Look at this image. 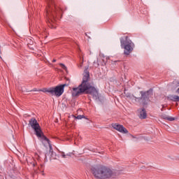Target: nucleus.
<instances>
[{
	"label": "nucleus",
	"instance_id": "f257e3e1",
	"mask_svg": "<svg viewBox=\"0 0 179 179\" xmlns=\"http://www.w3.org/2000/svg\"><path fill=\"white\" fill-rule=\"evenodd\" d=\"M90 80V73L89 72V67H86L83 73V81L78 87H73L71 91L73 97H77L80 94H91L94 100H99V92L92 85V83L89 82Z\"/></svg>",
	"mask_w": 179,
	"mask_h": 179
},
{
	"label": "nucleus",
	"instance_id": "f03ea898",
	"mask_svg": "<svg viewBox=\"0 0 179 179\" xmlns=\"http://www.w3.org/2000/svg\"><path fill=\"white\" fill-rule=\"evenodd\" d=\"M153 96V89L150 88L147 91H140L135 94H129L127 97L133 104H141L143 107H146L150 103V97Z\"/></svg>",
	"mask_w": 179,
	"mask_h": 179
},
{
	"label": "nucleus",
	"instance_id": "7ed1b4c3",
	"mask_svg": "<svg viewBox=\"0 0 179 179\" xmlns=\"http://www.w3.org/2000/svg\"><path fill=\"white\" fill-rule=\"evenodd\" d=\"M91 172L96 179H112L115 178V172L110 167L103 165L92 166Z\"/></svg>",
	"mask_w": 179,
	"mask_h": 179
},
{
	"label": "nucleus",
	"instance_id": "20e7f679",
	"mask_svg": "<svg viewBox=\"0 0 179 179\" xmlns=\"http://www.w3.org/2000/svg\"><path fill=\"white\" fill-rule=\"evenodd\" d=\"M48 2L49 6L46 10L47 23L50 29H55V16L62 15V10L55 6L54 0H48Z\"/></svg>",
	"mask_w": 179,
	"mask_h": 179
},
{
	"label": "nucleus",
	"instance_id": "39448f33",
	"mask_svg": "<svg viewBox=\"0 0 179 179\" xmlns=\"http://www.w3.org/2000/svg\"><path fill=\"white\" fill-rule=\"evenodd\" d=\"M29 122L32 129H34L35 135L37 136V138H40L41 141H45V142H50V139H48V138H47V136L44 135V133L43 132V130H41V127H40V124H38V122H37V120H36V118L32 117L31 120H29Z\"/></svg>",
	"mask_w": 179,
	"mask_h": 179
},
{
	"label": "nucleus",
	"instance_id": "423d86ee",
	"mask_svg": "<svg viewBox=\"0 0 179 179\" xmlns=\"http://www.w3.org/2000/svg\"><path fill=\"white\" fill-rule=\"evenodd\" d=\"M120 45L122 48H124V55H129V54L134 51V48H135V44L128 36H123L120 38Z\"/></svg>",
	"mask_w": 179,
	"mask_h": 179
},
{
	"label": "nucleus",
	"instance_id": "0eeeda50",
	"mask_svg": "<svg viewBox=\"0 0 179 179\" xmlns=\"http://www.w3.org/2000/svg\"><path fill=\"white\" fill-rule=\"evenodd\" d=\"M68 86L66 84H62L60 85H57L56 87H52L50 88H45L42 92L44 93H50L52 96H56V97H60V96H62L64 94V90L65 89V87Z\"/></svg>",
	"mask_w": 179,
	"mask_h": 179
},
{
	"label": "nucleus",
	"instance_id": "6e6552de",
	"mask_svg": "<svg viewBox=\"0 0 179 179\" xmlns=\"http://www.w3.org/2000/svg\"><path fill=\"white\" fill-rule=\"evenodd\" d=\"M112 127L114 129H116V131H118L122 134H128V130L127 129V128L124 127L123 125L117 123H113L112 124Z\"/></svg>",
	"mask_w": 179,
	"mask_h": 179
},
{
	"label": "nucleus",
	"instance_id": "1a4fd4ad",
	"mask_svg": "<svg viewBox=\"0 0 179 179\" xmlns=\"http://www.w3.org/2000/svg\"><path fill=\"white\" fill-rule=\"evenodd\" d=\"M48 145H49V155H50V159L51 160V159H53L54 160H57V159H59V155H57V153L54 152V151L52 150V145H51V143H50V140L49 142L46 141Z\"/></svg>",
	"mask_w": 179,
	"mask_h": 179
},
{
	"label": "nucleus",
	"instance_id": "9d476101",
	"mask_svg": "<svg viewBox=\"0 0 179 179\" xmlns=\"http://www.w3.org/2000/svg\"><path fill=\"white\" fill-rule=\"evenodd\" d=\"M138 111L140 113V118L141 120H145L148 117V114L146 113V109H145V108L139 109Z\"/></svg>",
	"mask_w": 179,
	"mask_h": 179
},
{
	"label": "nucleus",
	"instance_id": "9b49d317",
	"mask_svg": "<svg viewBox=\"0 0 179 179\" xmlns=\"http://www.w3.org/2000/svg\"><path fill=\"white\" fill-rule=\"evenodd\" d=\"M162 118L163 120H167V121H174L176 120L174 117H169L167 115H162Z\"/></svg>",
	"mask_w": 179,
	"mask_h": 179
},
{
	"label": "nucleus",
	"instance_id": "f8f14e48",
	"mask_svg": "<svg viewBox=\"0 0 179 179\" xmlns=\"http://www.w3.org/2000/svg\"><path fill=\"white\" fill-rule=\"evenodd\" d=\"M169 99L171 101H175V102L179 101V96L177 95H171L169 96Z\"/></svg>",
	"mask_w": 179,
	"mask_h": 179
},
{
	"label": "nucleus",
	"instance_id": "ddd939ff",
	"mask_svg": "<svg viewBox=\"0 0 179 179\" xmlns=\"http://www.w3.org/2000/svg\"><path fill=\"white\" fill-rule=\"evenodd\" d=\"M48 157H51V154H50V151L45 154V162H48Z\"/></svg>",
	"mask_w": 179,
	"mask_h": 179
},
{
	"label": "nucleus",
	"instance_id": "4468645a",
	"mask_svg": "<svg viewBox=\"0 0 179 179\" xmlns=\"http://www.w3.org/2000/svg\"><path fill=\"white\" fill-rule=\"evenodd\" d=\"M38 170H39V171H41V173H43L42 176H44V165L43 164H41L40 166H38Z\"/></svg>",
	"mask_w": 179,
	"mask_h": 179
},
{
	"label": "nucleus",
	"instance_id": "2eb2a0df",
	"mask_svg": "<svg viewBox=\"0 0 179 179\" xmlns=\"http://www.w3.org/2000/svg\"><path fill=\"white\" fill-rule=\"evenodd\" d=\"M74 117L76 120H82V118H85V120H87V118H86V117H85V115H79L77 117L76 116H74Z\"/></svg>",
	"mask_w": 179,
	"mask_h": 179
},
{
	"label": "nucleus",
	"instance_id": "dca6fc26",
	"mask_svg": "<svg viewBox=\"0 0 179 179\" xmlns=\"http://www.w3.org/2000/svg\"><path fill=\"white\" fill-rule=\"evenodd\" d=\"M59 65L62 68V69H64V71H68V69L66 68V66H65V64L60 63Z\"/></svg>",
	"mask_w": 179,
	"mask_h": 179
},
{
	"label": "nucleus",
	"instance_id": "f3484780",
	"mask_svg": "<svg viewBox=\"0 0 179 179\" xmlns=\"http://www.w3.org/2000/svg\"><path fill=\"white\" fill-rule=\"evenodd\" d=\"M62 157H63V159L66 158V155H65V152H62Z\"/></svg>",
	"mask_w": 179,
	"mask_h": 179
},
{
	"label": "nucleus",
	"instance_id": "a211bd4d",
	"mask_svg": "<svg viewBox=\"0 0 179 179\" xmlns=\"http://www.w3.org/2000/svg\"><path fill=\"white\" fill-rule=\"evenodd\" d=\"M94 65L97 68V66H99V63H97V62H94Z\"/></svg>",
	"mask_w": 179,
	"mask_h": 179
},
{
	"label": "nucleus",
	"instance_id": "6ab92c4d",
	"mask_svg": "<svg viewBox=\"0 0 179 179\" xmlns=\"http://www.w3.org/2000/svg\"><path fill=\"white\" fill-rule=\"evenodd\" d=\"M83 64V62H82L81 64L79 66L80 68H82V65Z\"/></svg>",
	"mask_w": 179,
	"mask_h": 179
},
{
	"label": "nucleus",
	"instance_id": "aec40b11",
	"mask_svg": "<svg viewBox=\"0 0 179 179\" xmlns=\"http://www.w3.org/2000/svg\"><path fill=\"white\" fill-rule=\"evenodd\" d=\"M31 92H37V90L34 89L33 90H31Z\"/></svg>",
	"mask_w": 179,
	"mask_h": 179
},
{
	"label": "nucleus",
	"instance_id": "412c9836",
	"mask_svg": "<svg viewBox=\"0 0 179 179\" xmlns=\"http://www.w3.org/2000/svg\"><path fill=\"white\" fill-rule=\"evenodd\" d=\"M52 62H57V60L56 59H53Z\"/></svg>",
	"mask_w": 179,
	"mask_h": 179
},
{
	"label": "nucleus",
	"instance_id": "4be33fe9",
	"mask_svg": "<svg viewBox=\"0 0 179 179\" xmlns=\"http://www.w3.org/2000/svg\"><path fill=\"white\" fill-rule=\"evenodd\" d=\"M66 156H71V155L67 154Z\"/></svg>",
	"mask_w": 179,
	"mask_h": 179
},
{
	"label": "nucleus",
	"instance_id": "5701e85b",
	"mask_svg": "<svg viewBox=\"0 0 179 179\" xmlns=\"http://www.w3.org/2000/svg\"><path fill=\"white\" fill-rule=\"evenodd\" d=\"M161 111H163V108L161 109Z\"/></svg>",
	"mask_w": 179,
	"mask_h": 179
},
{
	"label": "nucleus",
	"instance_id": "b1692460",
	"mask_svg": "<svg viewBox=\"0 0 179 179\" xmlns=\"http://www.w3.org/2000/svg\"><path fill=\"white\" fill-rule=\"evenodd\" d=\"M85 35H86V36H87V33H85Z\"/></svg>",
	"mask_w": 179,
	"mask_h": 179
}]
</instances>
